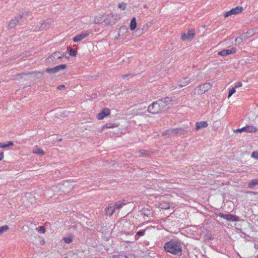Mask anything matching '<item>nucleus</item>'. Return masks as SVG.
Returning <instances> with one entry per match:
<instances>
[{"label":"nucleus","instance_id":"obj_34","mask_svg":"<svg viewBox=\"0 0 258 258\" xmlns=\"http://www.w3.org/2000/svg\"><path fill=\"white\" fill-rule=\"evenodd\" d=\"M63 240H64L65 243H71L72 241V238L71 237H64L63 238Z\"/></svg>","mask_w":258,"mask_h":258},{"label":"nucleus","instance_id":"obj_23","mask_svg":"<svg viewBox=\"0 0 258 258\" xmlns=\"http://www.w3.org/2000/svg\"><path fill=\"white\" fill-rule=\"evenodd\" d=\"M145 233V230H142L139 231L138 232H137V233H136V234L135 235V239H139L140 236L144 235Z\"/></svg>","mask_w":258,"mask_h":258},{"label":"nucleus","instance_id":"obj_16","mask_svg":"<svg viewBox=\"0 0 258 258\" xmlns=\"http://www.w3.org/2000/svg\"><path fill=\"white\" fill-rule=\"evenodd\" d=\"M225 219L229 221H237L238 220V217L231 214H226Z\"/></svg>","mask_w":258,"mask_h":258},{"label":"nucleus","instance_id":"obj_9","mask_svg":"<svg viewBox=\"0 0 258 258\" xmlns=\"http://www.w3.org/2000/svg\"><path fill=\"white\" fill-rule=\"evenodd\" d=\"M195 35V30L193 29L189 30L186 33H183L181 36L182 40H191L193 39Z\"/></svg>","mask_w":258,"mask_h":258},{"label":"nucleus","instance_id":"obj_27","mask_svg":"<svg viewBox=\"0 0 258 258\" xmlns=\"http://www.w3.org/2000/svg\"><path fill=\"white\" fill-rule=\"evenodd\" d=\"M226 50L227 52V55H228L230 54L234 53L236 52V48L234 47H232V48L229 49H226Z\"/></svg>","mask_w":258,"mask_h":258},{"label":"nucleus","instance_id":"obj_19","mask_svg":"<svg viewBox=\"0 0 258 258\" xmlns=\"http://www.w3.org/2000/svg\"><path fill=\"white\" fill-rule=\"evenodd\" d=\"M137 27V22L136 18L134 17L132 19L130 25V29L131 31L134 30Z\"/></svg>","mask_w":258,"mask_h":258},{"label":"nucleus","instance_id":"obj_46","mask_svg":"<svg viewBox=\"0 0 258 258\" xmlns=\"http://www.w3.org/2000/svg\"><path fill=\"white\" fill-rule=\"evenodd\" d=\"M148 28V24H146V26H144L143 29H146L147 30Z\"/></svg>","mask_w":258,"mask_h":258},{"label":"nucleus","instance_id":"obj_24","mask_svg":"<svg viewBox=\"0 0 258 258\" xmlns=\"http://www.w3.org/2000/svg\"><path fill=\"white\" fill-rule=\"evenodd\" d=\"M13 145V143L11 141L9 142L8 144L0 143V148H6L10 146H12Z\"/></svg>","mask_w":258,"mask_h":258},{"label":"nucleus","instance_id":"obj_28","mask_svg":"<svg viewBox=\"0 0 258 258\" xmlns=\"http://www.w3.org/2000/svg\"><path fill=\"white\" fill-rule=\"evenodd\" d=\"M160 205L161 206V208L162 209H168L170 208L169 204L167 203H162L160 204Z\"/></svg>","mask_w":258,"mask_h":258},{"label":"nucleus","instance_id":"obj_3","mask_svg":"<svg viewBox=\"0 0 258 258\" xmlns=\"http://www.w3.org/2000/svg\"><path fill=\"white\" fill-rule=\"evenodd\" d=\"M24 15V13H21L12 19L8 25L9 28L12 29L14 28L16 25L21 24L20 22L23 18Z\"/></svg>","mask_w":258,"mask_h":258},{"label":"nucleus","instance_id":"obj_40","mask_svg":"<svg viewBox=\"0 0 258 258\" xmlns=\"http://www.w3.org/2000/svg\"><path fill=\"white\" fill-rule=\"evenodd\" d=\"M243 131H244L245 132V127H243L241 128H238L235 131V132H239V133H241Z\"/></svg>","mask_w":258,"mask_h":258},{"label":"nucleus","instance_id":"obj_30","mask_svg":"<svg viewBox=\"0 0 258 258\" xmlns=\"http://www.w3.org/2000/svg\"><path fill=\"white\" fill-rule=\"evenodd\" d=\"M170 131H171V129L166 130V131L163 132L162 133V135L163 136H172L171 135V133L170 132Z\"/></svg>","mask_w":258,"mask_h":258},{"label":"nucleus","instance_id":"obj_35","mask_svg":"<svg viewBox=\"0 0 258 258\" xmlns=\"http://www.w3.org/2000/svg\"><path fill=\"white\" fill-rule=\"evenodd\" d=\"M218 54L221 56H226L227 52L226 49L222 50L218 53Z\"/></svg>","mask_w":258,"mask_h":258},{"label":"nucleus","instance_id":"obj_13","mask_svg":"<svg viewBox=\"0 0 258 258\" xmlns=\"http://www.w3.org/2000/svg\"><path fill=\"white\" fill-rule=\"evenodd\" d=\"M212 86L209 83H206L202 85L199 86V93L203 94L205 92L208 91L210 89H211Z\"/></svg>","mask_w":258,"mask_h":258},{"label":"nucleus","instance_id":"obj_17","mask_svg":"<svg viewBox=\"0 0 258 258\" xmlns=\"http://www.w3.org/2000/svg\"><path fill=\"white\" fill-rule=\"evenodd\" d=\"M62 57V54L59 52H56L52 54L49 57V59H51L52 61L55 59H58Z\"/></svg>","mask_w":258,"mask_h":258},{"label":"nucleus","instance_id":"obj_33","mask_svg":"<svg viewBox=\"0 0 258 258\" xmlns=\"http://www.w3.org/2000/svg\"><path fill=\"white\" fill-rule=\"evenodd\" d=\"M236 92L235 88H232L229 91L228 98H230Z\"/></svg>","mask_w":258,"mask_h":258},{"label":"nucleus","instance_id":"obj_8","mask_svg":"<svg viewBox=\"0 0 258 258\" xmlns=\"http://www.w3.org/2000/svg\"><path fill=\"white\" fill-rule=\"evenodd\" d=\"M195 77L192 76L191 78L185 77L179 80L178 83V86L179 88L185 86L189 84L192 81H194Z\"/></svg>","mask_w":258,"mask_h":258},{"label":"nucleus","instance_id":"obj_43","mask_svg":"<svg viewBox=\"0 0 258 258\" xmlns=\"http://www.w3.org/2000/svg\"><path fill=\"white\" fill-rule=\"evenodd\" d=\"M65 88V86H64V85H59V86H58L57 87V89H58V90H62V89H63V88Z\"/></svg>","mask_w":258,"mask_h":258},{"label":"nucleus","instance_id":"obj_44","mask_svg":"<svg viewBox=\"0 0 258 258\" xmlns=\"http://www.w3.org/2000/svg\"><path fill=\"white\" fill-rule=\"evenodd\" d=\"M220 217L223 218L224 219L225 218L226 214H224L223 213H220L218 215Z\"/></svg>","mask_w":258,"mask_h":258},{"label":"nucleus","instance_id":"obj_37","mask_svg":"<svg viewBox=\"0 0 258 258\" xmlns=\"http://www.w3.org/2000/svg\"><path fill=\"white\" fill-rule=\"evenodd\" d=\"M38 232L41 233H44L45 232V229L44 226H40L39 228Z\"/></svg>","mask_w":258,"mask_h":258},{"label":"nucleus","instance_id":"obj_26","mask_svg":"<svg viewBox=\"0 0 258 258\" xmlns=\"http://www.w3.org/2000/svg\"><path fill=\"white\" fill-rule=\"evenodd\" d=\"M33 153L38 155H44V151L40 149H35L33 151Z\"/></svg>","mask_w":258,"mask_h":258},{"label":"nucleus","instance_id":"obj_18","mask_svg":"<svg viewBox=\"0 0 258 258\" xmlns=\"http://www.w3.org/2000/svg\"><path fill=\"white\" fill-rule=\"evenodd\" d=\"M115 212V208L113 206H109L105 209V213L107 215L111 216Z\"/></svg>","mask_w":258,"mask_h":258},{"label":"nucleus","instance_id":"obj_47","mask_svg":"<svg viewBox=\"0 0 258 258\" xmlns=\"http://www.w3.org/2000/svg\"><path fill=\"white\" fill-rule=\"evenodd\" d=\"M24 74H21L20 75H19V76H22V75H24Z\"/></svg>","mask_w":258,"mask_h":258},{"label":"nucleus","instance_id":"obj_22","mask_svg":"<svg viewBox=\"0 0 258 258\" xmlns=\"http://www.w3.org/2000/svg\"><path fill=\"white\" fill-rule=\"evenodd\" d=\"M257 185H258V179H254L248 183V186L252 188Z\"/></svg>","mask_w":258,"mask_h":258},{"label":"nucleus","instance_id":"obj_25","mask_svg":"<svg viewBox=\"0 0 258 258\" xmlns=\"http://www.w3.org/2000/svg\"><path fill=\"white\" fill-rule=\"evenodd\" d=\"M9 229L7 225H4L0 227V234H2L5 232L7 231Z\"/></svg>","mask_w":258,"mask_h":258},{"label":"nucleus","instance_id":"obj_38","mask_svg":"<svg viewBox=\"0 0 258 258\" xmlns=\"http://www.w3.org/2000/svg\"><path fill=\"white\" fill-rule=\"evenodd\" d=\"M118 7L121 9L122 10H124L125 9V4L123 3L119 4Z\"/></svg>","mask_w":258,"mask_h":258},{"label":"nucleus","instance_id":"obj_14","mask_svg":"<svg viewBox=\"0 0 258 258\" xmlns=\"http://www.w3.org/2000/svg\"><path fill=\"white\" fill-rule=\"evenodd\" d=\"M208 124L207 121H200L197 122L196 123V130L198 131L202 128H205L207 127Z\"/></svg>","mask_w":258,"mask_h":258},{"label":"nucleus","instance_id":"obj_31","mask_svg":"<svg viewBox=\"0 0 258 258\" xmlns=\"http://www.w3.org/2000/svg\"><path fill=\"white\" fill-rule=\"evenodd\" d=\"M142 156H147L149 155V152L146 150H141L139 151Z\"/></svg>","mask_w":258,"mask_h":258},{"label":"nucleus","instance_id":"obj_2","mask_svg":"<svg viewBox=\"0 0 258 258\" xmlns=\"http://www.w3.org/2000/svg\"><path fill=\"white\" fill-rule=\"evenodd\" d=\"M171 101V100L169 97H166L157 100L161 111H164L167 110V105Z\"/></svg>","mask_w":258,"mask_h":258},{"label":"nucleus","instance_id":"obj_39","mask_svg":"<svg viewBox=\"0 0 258 258\" xmlns=\"http://www.w3.org/2000/svg\"><path fill=\"white\" fill-rule=\"evenodd\" d=\"M133 76V75L132 74H126V75H121V77L124 79H125L126 78L128 79V77H131V78Z\"/></svg>","mask_w":258,"mask_h":258},{"label":"nucleus","instance_id":"obj_1","mask_svg":"<svg viewBox=\"0 0 258 258\" xmlns=\"http://www.w3.org/2000/svg\"><path fill=\"white\" fill-rule=\"evenodd\" d=\"M164 248L166 252L172 254L181 255L182 254V243L178 240L172 239L166 242Z\"/></svg>","mask_w":258,"mask_h":258},{"label":"nucleus","instance_id":"obj_45","mask_svg":"<svg viewBox=\"0 0 258 258\" xmlns=\"http://www.w3.org/2000/svg\"><path fill=\"white\" fill-rule=\"evenodd\" d=\"M4 158V153L3 152L0 153V161H1Z\"/></svg>","mask_w":258,"mask_h":258},{"label":"nucleus","instance_id":"obj_4","mask_svg":"<svg viewBox=\"0 0 258 258\" xmlns=\"http://www.w3.org/2000/svg\"><path fill=\"white\" fill-rule=\"evenodd\" d=\"M148 111L152 114H156L161 112L157 101L154 102L148 106Z\"/></svg>","mask_w":258,"mask_h":258},{"label":"nucleus","instance_id":"obj_36","mask_svg":"<svg viewBox=\"0 0 258 258\" xmlns=\"http://www.w3.org/2000/svg\"><path fill=\"white\" fill-rule=\"evenodd\" d=\"M251 157L258 159V152L254 151L251 154Z\"/></svg>","mask_w":258,"mask_h":258},{"label":"nucleus","instance_id":"obj_15","mask_svg":"<svg viewBox=\"0 0 258 258\" xmlns=\"http://www.w3.org/2000/svg\"><path fill=\"white\" fill-rule=\"evenodd\" d=\"M257 128L253 125H247L245 126V132L247 133H255L257 132Z\"/></svg>","mask_w":258,"mask_h":258},{"label":"nucleus","instance_id":"obj_42","mask_svg":"<svg viewBox=\"0 0 258 258\" xmlns=\"http://www.w3.org/2000/svg\"><path fill=\"white\" fill-rule=\"evenodd\" d=\"M127 30V28L126 26H123L120 28V31H126Z\"/></svg>","mask_w":258,"mask_h":258},{"label":"nucleus","instance_id":"obj_32","mask_svg":"<svg viewBox=\"0 0 258 258\" xmlns=\"http://www.w3.org/2000/svg\"><path fill=\"white\" fill-rule=\"evenodd\" d=\"M76 51H75L74 49L71 47L69 48V54L71 56H76Z\"/></svg>","mask_w":258,"mask_h":258},{"label":"nucleus","instance_id":"obj_29","mask_svg":"<svg viewBox=\"0 0 258 258\" xmlns=\"http://www.w3.org/2000/svg\"><path fill=\"white\" fill-rule=\"evenodd\" d=\"M115 126H117L116 125H114L113 124H112L111 123H106L104 126V128H113Z\"/></svg>","mask_w":258,"mask_h":258},{"label":"nucleus","instance_id":"obj_10","mask_svg":"<svg viewBox=\"0 0 258 258\" xmlns=\"http://www.w3.org/2000/svg\"><path fill=\"white\" fill-rule=\"evenodd\" d=\"M67 68L66 64H60L52 68H47L45 71L49 74H54L61 70H64Z\"/></svg>","mask_w":258,"mask_h":258},{"label":"nucleus","instance_id":"obj_6","mask_svg":"<svg viewBox=\"0 0 258 258\" xmlns=\"http://www.w3.org/2000/svg\"><path fill=\"white\" fill-rule=\"evenodd\" d=\"M110 17L109 15L96 17L94 20V23L100 24L103 21L106 24H110V21L108 20Z\"/></svg>","mask_w":258,"mask_h":258},{"label":"nucleus","instance_id":"obj_12","mask_svg":"<svg viewBox=\"0 0 258 258\" xmlns=\"http://www.w3.org/2000/svg\"><path fill=\"white\" fill-rule=\"evenodd\" d=\"M170 132L171 133V135H183L185 134L187 131L181 128H171Z\"/></svg>","mask_w":258,"mask_h":258},{"label":"nucleus","instance_id":"obj_20","mask_svg":"<svg viewBox=\"0 0 258 258\" xmlns=\"http://www.w3.org/2000/svg\"><path fill=\"white\" fill-rule=\"evenodd\" d=\"M126 203H125V200H123L120 201H118L116 204L113 206V208H115V210L116 209H119L121 208L123 205H125Z\"/></svg>","mask_w":258,"mask_h":258},{"label":"nucleus","instance_id":"obj_11","mask_svg":"<svg viewBox=\"0 0 258 258\" xmlns=\"http://www.w3.org/2000/svg\"><path fill=\"white\" fill-rule=\"evenodd\" d=\"M110 113V111L108 108H104L102 111L97 115V118L98 120H101L105 117L108 116Z\"/></svg>","mask_w":258,"mask_h":258},{"label":"nucleus","instance_id":"obj_41","mask_svg":"<svg viewBox=\"0 0 258 258\" xmlns=\"http://www.w3.org/2000/svg\"><path fill=\"white\" fill-rule=\"evenodd\" d=\"M242 83L240 82H238L237 83H236V84H235V88H238V87H240L241 86H242Z\"/></svg>","mask_w":258,"mask_h":258},{"label":"nucleus","instance_id":"obj_7","mask_svg":"<svg viewBox=\"0 0 258 258\" xmlns=\"http://www.w3.org/2000/svg\"><path fill=\"white\" fill-rule=\"evenodd\" d=\"M91 32V30L83 31L81 34L75 36L73 40L74 42H79L88 36Z\"/></svg>","mask_w":258,"mask_h":258},{"label":"nucleus","instance_id":"obj_5","mask_svg":"<svg viewBox=\"0 0 258 258\" xmlns=\"http://www.w3.org/2000/svg\"><path fill=\"white\" fill-rule=\"evenodd\" d=\"M243 10V8L240 6L236 7L232 9L229 11L225 13L224 17L227 18L232 15H236L240 13Z\"/></svg>","mask_w":258,"mask_h":258},{"label":"nucleus","instance_id":"obj_21","mask_svg":"<svg viewBox=\"0 0 258 258\" xmlns=\"http://www.w3.org/2000/svg\"><path fill=\"white\" fill-rule=\"evenodd\" d=\"M141 214L144 216L149 217L151 214V212L150 210L146 208L142 209L140 211Z\"/></svg>","mask_w":258,"mask_h":258}]
</instances>
